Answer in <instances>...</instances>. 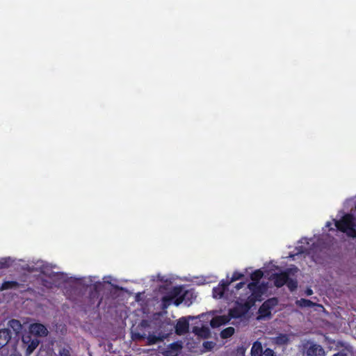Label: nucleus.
Masks as SVG:
<instances>
[{"instance_id": "1", "label": "nucleus", "mask_w": 356, "mask_h": 356, "mask_svg": "<svg viewBox=\"0 0 356 356\" xmlns=\"http://www.w3.org/2000/svg\"><path fill=\"white\" fill-rule=\"evenodd\" d=\"M335 226L348 236L356 237V219L353 214H345L340 220L335 221Z\"/></svg>"}, {"instance_id": "2", "label": "nucleus", "mask_w": 356, "mask_h": 356, "mask_svg": "<svg viewBox=\"0 0 356 356\" xmlns=\"http://www.w3.org/2000/svg\"><path fill=\"white\" fill-rule=\"evenodd\" d=\"M247 286L251 292V294L248 297L245 301L250 305L253 307L257 301L261 300V296L264 293V287L263 285L259 284L257 282H250Z\"/></svg>"}, {"instance_id": "3", "label": "nucleus", "mask_w": 356, "mask_h": 356, "mask_svg": "<svg viewBox=\"0 0 356 356\" xmlns=\"http://www.w3.org/2000/svg\"><path fill=\"white\" fill-rule=\"evenodd\" d=\"M302 354L304 356H325L324 348L309 340L302 344Z\"/></svg>"}, {"instance_id": "4", "label": "nucleus", "mask_w": 356, "mask_h": 356, "mask_svg": "<svg viewBox=\"0 0 356 356\" xmlns=\"http://www.w3.org/2000/svg\"><path fill=\"white\" fill-rule=\"evenodd\" d=\"M252 307L246 301L242 302L238 300L236 301L235 306L229 310L228 316L230 319L240 318L247 314Z\"/></svg>"}, {"instance_id": "5", "label": "nucleus", "mask_w": 356, "mask_h": 356, "mask_svg": "<svg viewBox=\"0 0 356 356\" xmlns=\"http://www.w3.org/2000/svg\"><path fill=\"white\" fill-rule=\"evenodd\" d=\"M22 342L26 347L25 355L29 356L38 347L40 341L35 336L33 337L31 334H24L22 336Z\"/></svg>"}, {"instance_id": "6", "label": "nucleus", "mask_w": 356, "mask_h": 356, "mask_svg": "<svg viewBox=\"0 0 356 356\" xmlns=\"http://www.w3.org/2000/svg\"><path fill=\"white\" fill-rule=\"evenodd\" d=\"M290 273L291 269L288 268L281 273L273 274L272 280H273L274 285L277 288H280L285 285L286 282H287L288 276L290 275Z\"/></svg>"}, {"instance_id": "7", "label": "nucleus", "mask_w": 356, "mask_h": 356, "mask_svg": "<svg viewBox=\"0 0 356 356\" xmlns=\"http://www.w3.org/2000/svg\"><path fill=\"white\" fill-rule=\"evenodd\" d=\"M100 288L101 284H95L92 286V289L90 291L88 296L90 304L91 305H93L95 303H97L96 307H99L102 301V298H99Z\"/></svg>"}, {"instance_id": "8", "label": "nucleus", "mask_w": 356, "mask_h": 356, "mask_svg": "<svg viewBox=\"0 0 356 356\" xmlns=\"http://www.w3.org/2000/svg\"><path fill=\"white\" fill-rule=\"evenodd\" d=\"M181 293V288L175 286L174 287L167 296L162 298V304L163 308H167L171 305L173 300L177 298Z\"/></svg>"}, {"instance_id": "9", "label": "nucleus", "mask_w": 356, "mask_h": 356, "mask_svg": "<svg viewBox=\"0 0 356 356\" xmlns=\"http://www.w3.org/2000/svg\"><path fill=\"white\" fill-rule=\"evenodd\" d=\"M48 331L44 325L40 323H33L31 325L29 328V333L31 336L37 337L47 336Z\"/></svg>"}, {"instance_id": "10", "label": "nucleus", "mask_w": 356, "mask_h": 356, "mask_svg": "<svg viewBox=\"0 0 356 356\" xmlns=\"http://www.w3.org/2000/svg\"><path fill=\"white\" fill-rule=\"evenodd\" d=\"M230 282H228V280H221L218 285L213 289V297L215 298H222Z\"/></svg>"}, {"instance_id": "11", "label": "nucleus", "mask_w": 356, "mask_h": 356, "mask_svg": "<svg viewBox=\"0 0 356 356\" xmlns=\"http://www.w3.org/2000/svg\"><path fill=\"white\" fill-rule=\"evenodd\" d=\"M181 348L182 345L180 342H173L168 346L163 352V355L165 356H177Z\"/></svg>"}, {"instance_id": "12", "label": "nucleus", "mask_w": 356, "mask_h": 356, "mask_svg": "<svg viewBox=\"0 0 356 356\" xmlns=\"http://www.w3.org/2000/svg\"><path fill=\"white\" fill-rule=\"evenodd\" d=\"M189 329V323L188 321L185 318H180L175 326V332L181 335L184 334H186L188 332Z\"/></svg>"}, {"instance_id": "13", "label": "nucleus", "mask_w": 356, "mask_h": 356, "mask_svg": "<svg viewBox=\"0 0 356 356\" xmlns=\"http://www.w3.org/2000/svg\"><path fill=\"white\" fill-rule=\"evenodd\" d=\"M230 321V317L228 316H218L213 317L210 322V325L212 327H218L222 325H225Z\"/></svg>"}, {"instance_id": "14", "label": "nucleus", "mask_w": 356, "mask_h": 356, "mask_svg": "<svg viewBox=\"0 0 356 356\" xmlns=\"http://www.w3.org/2000/svg\"><path fill=\"white\" fill-rule=\"evenodd\" d=\"M11 337L12 334L9 329H0V350L8 343Z\"/></svg>"}, {"instance_id": "15", "label": "nucleus", "mask_w": 356, "mask_h": 356, "mask_svg": "<svg viewBox=\"0 0 356 356\" xmlns=\"http://www.w3.org/2000/svg\"><path fill=\"white\" fill-rule=\"evenodd\" d=\"M6 329L12 330L15 336H18L22 329V325L19 320L11 319L7 323Z\"/></svg>"}, {"instance_id": "16", "label": "nucleus", "mask_w": 356, "mask_h": 356, "mask_svg": "<svg viewBox=\"0 0 356 356\" xmlns=\"http://www.w3.org/2000/svg\"><path fill=\"white\" fill-rule=\"evenodd\" d=\"M263 352L261 343L257 341L254 342L251 348V356H261Z\"/></svg>"}, {"instance_id": "17", "label": "nucleus", "mask_w": 356, "mask_h": 356, "mask_svg": "<svg viewBox=\"0 0 356 356\" xmlns=\"http://www.w3.org/2000/svg\"><path fill=\"white\" fill-rule=\"evenodd\" d=\"M19 284L16 281H4L0 286V291L17 289Z\"/></svg>"}, {"instance_id": "18", "label": "nucleus", "mask_w": 356, "mask_h": 356, "mask_svg": "<svg viewBox=\"0 0 356 356\" xmlns=\"http://www.w3.org/2000/svg\"><path fill=\"white\" fill-rule=\"evenodd\" d=\"M258 312L261 318L271 317V309L264 304L260 306Z\"/></svg>"}, {"instance_id": "19", "label": "nucleus", "mask_w": 356, "mask_h": 356, "mask_svg": "<svg viewBox=\"0 0 356 356\" xmlns=\"http://www.w3.org/2000/svg\"><path fill=\"white\" fill-rule=\"evenodd\" d=\"M264 273L261 270L258 269L254 270L250 275V278L252 280V282H257L259 283V280L263 277Z\"/></svg>"}, {"instance_id": "20", "label": "nucleus", "mask_w": 356, "mask_h": 356, "mask_svg": "<svg viewBox=\"0 0 356 356\" xmlns=\"http://www.w3.org/2000/svg\"><path fill=\"white\" fill-rule=\"evenodd\" d=\"M234 334V328L232 327H228L221 331L220 337L222 339H227L231 337Z\"/></svg>"}, {"instance_id": "21", "label": "nucleus", "mask_w": 356, "mask_h": 356, "mask_svg": "<svg viewBox=\"0 0 356 356\" xmlns=\"http://www.w3.org/2000/svg\"><path fill=\"white\" fill-rule=\"evenodd\" d=\"M285 284L291 292L294 291L298 288V281L296 279L290 278L289 276H288V280Z\"/></svg>"}, {"instance_id": "22", "label": "nucleus", "mask_w": 356, "mask_h": 356, "mask_svg": "<svg viewBox=\"0 0 356 356\" xmlns=\"http://www.w3.org/2000/svg\"><path fill=\"white\" fill-rule=\"evenodd\" d=\"M289 337L285 334H280L279 336L275 337V342L279 345H284L289 342Z\"/></svg>"}, {"instance_id": "23", "label": "nucleus", "mask_w": 356, "mask_h": 356, "mask_svg": "<svg viewBox=\"0 0 356 356\" xmlns=\"http://www.w3.org/2000/svg\"><path fill=\"white\" fill-rule=\"evenodd\" d=\"M194 332H195V334L199 336L204 337L206 338L209 334V330L207 327H202V328L195 327Z\"/></svg>"}, {"instance_id": "24", "label": "nucleus", "mask_w": 356, "mask_h": 356, "mask_svg": "<svg viewBox=\"0 0 356 356\" xmlns=\"http://www.w3.org/2000/svg\"><path fill=\"white\" fill-rule=\"evenodd\" d=\"M278 303V300L276 298H272L266 300L263 302L264 305L268 307L270 309H273Z\"/></svg>"}, {"instance_id": "25", "label": "nucleus", "mask_w": 356, "mask_h": 356, "mask_svg": "<svg viewBox=\"0 0 356 356\" xmlns=\"http://www.w3.org/2000/svg\"><path fill=\"white\" fill-rule=\"evenodd\" d=\"M147 345H154L161 340L160 337L154 335L149 334L147 337Z\"/></svg>"}, {"instance_id": "26", "label": "nucleus", "mask_w": 356, "mask_h": 356, "mask_svg": "<svg viewBox=\"0 0 356 356\" xmlns=\"http://www.w3.org/2000/svg\"><path fill=\"white\" fill-rule=\"evenodd\" d=\"M12 261L10 257L3 258L0 260V268H5L10 266Z\"/></svg>"}, {"instance_id": "27", "label": "nucleus", "mask_w": 356, "mask_h": 356, "mask_svg": "<svg viewBox=\"0 0 356 356\" xmlns=\"http://www.w3.org/2000/svg\"><path fill=\"white\" fill-rule=\"evenodd\" d=\"M244 275L241 273H239L238 271H235L233 273L231 280L229 281L230 282V284L233 282H235L236 280H238L241 279Z\"/></svg>"}, {"instance_id": "28", "label": "nucleus", "mask_w": 356, "mask_h": 356, "mask_svg": "<svg viewBox=\"0 0 356 356\" xmlns=\"http://www.w3.org/2000/svg\"><path fill=\"white\" fill-rule=\"evenodd\" d=\"M299 302H300V305L302 307H312L314 305V303L310 300L301 298Z\"/></svg>"}, {"instance_id": "29", "label": "nucleus", "mask_w": 356, "mask_h": 356, "mask_svg": "<svg viewBox=\"0 0 356 356\" xmlns=\"http://www.w3.org/2000/svg\"><path fill=\"white\" fill-rule=\"evenodd\" d=\"M184 300V295H181V293L177 296V298H175L174 300H173V303L176 305V306H179L181 303L183 302V301Z\"/></svg>"}, {"instance_id": "30", "label": "nucleus", "mask_w": 356, "mask_h": 356, "mask_svg": "<svg viewBox=\"0 0 356 356\" xmlns=\"http://www.w3.org/2000/svg\"><path fill=\"white\" fill-rule=\"evenodd\" d=\"M261 356H276V355L272 349L267 348L264 350Z\"/></svg>"}, {"instance_id": "31", "label": "nucleus", "mask_w": 356, "mask_h": 356, "mask_svg": "<svg viewBox=\"0 0 356 356\" xmlns=\"http://www.w3.org/2000/svg\"><path fill=\"white\" fill-rule=\"evenodd\" d=\"M59 356H70V350L63 348L59 351Z\"/></svg>"}, {"instance_id": "32", "label": "nucleus", "mask_w": 356, "mask_h": 356, "mask_svg": "<svg viewBox=\"0 0 356 356\" xmlns=\"http://www.w3.org/2000/svg\"><path fill=\"white\" fill-rule=\"evenodd\" d=\"M246 348L243 346L238 347L237 348V354L239 356H245Z\"/></svg>"}, {"instance_id": "33", "label": "nucleus", "mask_w": 356, "mask_h": 356, "mask_svg": "<svg viewBox=\"0 0 356 356\" xmlns=\"http://www.w3.org/2000/svg\"><path fill=\"white\" fill-rule=\"evenodd\" d=\"M135 337H136V339H144L146 338V334L136 333V334H135Z\"/></svg>"}, {"instance_id": "34", "label": "nucleus", "mask_w": 356, "mask_h": 356, "mask_svg": "<svg viewBox=\"0 0 356 356\" xmlns=\"http://www.w3.org/2000/svg\"><path fill=\"white\" fill-rule=\"evenodd\" d=\"M245 285V283L244 282H241L235 286V288L236 290H239L240 289L243 288Z\"/></svg>"}, {"instance_id": "35", "label": "nucleus", "mask_w": 356, "mask_h": 356, "mask_svg": "<svg viewBox=\"0 0 356 356\" xmlns=\"http://www.w3.org/2000/svg\"><path fill=\"white\" fill-rule=\"evenodd\" d=\"M332 356H347V355L343 352H338L334 354Z\"/></svg>"}, {"instance_id": "36", "label": "nucleus", "mask_w": 356, "mask_h": 356, "mask_svg": "<svg viewBox=\"0 0 356 356\" xmlns=\"http://www.w3.org/2000/svg\"><path fill=\"white\" fill-rule=\"evenodd\" d=\"M204 346L206 348H211V342H209V341H206L204 343Z\"/></svg>"}, {"instance_id": "37", "label": "nucleus", "mask_w": 356, "mask_h": 356, "mask_svg": "<svg viewBox=\"0 0 356 356\" xmlns=\"http://www.w3.org/2000/svg\"><path fill=\"white\" fill-rule=\"evenodd\" d=\"M140 325L143 326V327H146L147 326V321H142L141 323H140Z\"/></svg>"}, {"instance_id": "38", "label": "nucleus", "mask_w": 356, "mask_h": 356, "mask_svg": "<svg viewBox=\"0 0 356 356\" xmlns=\"http://www.w3.org/2000/svg\"><path fill=\"white\" fill-rule=\"evenodd\" d=\"M306 293L307 296H311L313 293V291L310 289H307L306 291Z\"/></svg>"}, {"instance_id": "39", "label": "nucleus", "mask_w": 356, "mask_h": 356, "mask_svg": "<svg viewBox=\"0 0 356 356\" xmlns=\"http://www.w3.org/2000/svg\"><path fill=\"white\" fill-rule=\"evenodd\" d=\"M330 225H331V223H330V222H328L327 223V226H330Z\"/></svg>"}, {"instance_id": "40", "label": "nucleus", "mask_w": 356, "mask_h": 356, "mask_svg": "<svg viewBox=\"0 0 356 356\" xmlns=\"http://www.w3.org/2000/svg\"><path fill=\"white\" fill-rule=\"evenodd\" d=\"M355 209H356V204H355Z\"/></svg>"}]
</instances>
